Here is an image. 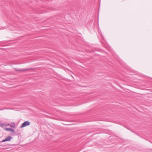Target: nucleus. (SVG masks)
I'll return each instance as SVG.
<instances>
[{
  "mask_svg": "<svg viewBox=\"0 0 152 152\" xmlns=\"http://www.w3.org/2000/svg\"><path fill=\"white\" fill-rule=\"evenodd\" d=\"M5 129L6 131H10L12 132H14V130L10 128H7L6 129Z\"/></svg>",
  "mask_w": 152,
  "mask_h": 152,
  "instance_id": "20e7f679",
  "label": "nucleus"
},
{
  "mask_svg": "<svg viewBox=\"0 0 152 152\" xmlns=\"http://www.w3.org/2000/svg\"><path fill=\"white\" fill-rule=\"evenodd\" d=\"M7 126V125L6 124H3L1 122H0V127H3L4 126Z\"/></svg>",
  "mask_w": 152,
  "mask_h": 152,
  "instance_id": "39448f33",
  "label": "nucleus"
},
{
  "mask_svg": "<svg viewBox=\"0 0 152 152\" xmlns=\"http://www.w3.org/2000/svg\"><path fill=\"white\" fill-rule=\"evenodd\" d=\"M30 124V122L28 121H26L24 122L21 125L20 127L23 128L27 126H28Z\"/></svg>",
  "mask_w": 152,
  "mask_h": 152,
  "instance_id": "f257e3e1",
  "label": "nucleus"
},
{
  "mask_svg": "<svg viewBox=\"0 0 152 152\" xmlns=\"http://www.w3.org/2000/svg\"><path fill=\"white\" fill-rule=\"evenodd\" d=\"M10 126L12 128L15 127V124L14 123H12L10 125Z\"/></svg>",
  "mask_w": 152,
  "mask_h": 152,
  "instance_id": "423d86ee",
  "label": "nucleus"
},
{
  "mask_svg": "<svg viewBox=\"0 0 152 152\" xmlns=\"http://www.w3.org/2000/svg\"><path fill=\"white\" fill-rule=\"evenodd\" d=\"M31 69H15V70L16 71H19L21 72V71H26L29 70H31Z\"/></svg>",
  "mask_w": 152,
  "mask_h": 152,
  "instance_id": "7ed1b4c3",
  "label": "nucleus"
},
{
  "mask_svg": "<svg viewBox=\"0 0 152 152\" xmlns=\"http://www.w3.org/2000/svg\"><path fill=\"white\" fill-rule=\"evenodd\" d=\"M12 138V137L11 136H8L5 139L1 141H0V142H5L6 141H10Z\"/></svg>",
  "mask_w": 152,
  "mask_h": 152,
  "instance_id": "f03ea898",
  "label": "nucleus"
}]
</instances>
